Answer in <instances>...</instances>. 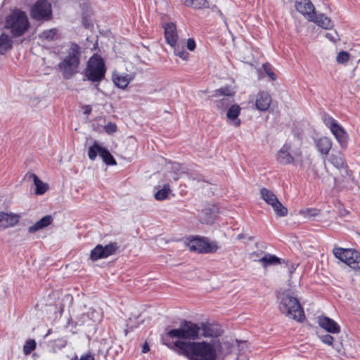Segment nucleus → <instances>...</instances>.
I'll list each match as a JSON object with an SVG mask.
<instances>
[{"instance_id": "f257e3e1", "label": "nucleus", "mask_w": 360, "mask_h": 360, "mask_svg": "<svg viewBox=\"0 0 360 360\" xmlns=\"http://www.w3.org/2000/svg\"><path fill=\"white\" fill-rule=\"evenodd\" d=\"M177 352L189 360H216L217 353L213 345L206 342H178Z\"/></svg>"}, {"instance_id": "f03ea898", "label": "nucleus", "mask_w": 360, "mask_h": 360, "mask_svg": "<svg viewBox=\"0 0 360 360\" xmlns=\"http://www.w3.org/2000/svg\"><path fill=\"white\" fill-rule=\"evenodd\" d=\"M200 330V328L197 324L184 321L179 328L168 331L167 336L162 339L164 342L166 341V338L176 339L174 345L176 347L179 342H195L194 340L198 338Z\"/></svg>"}, {"instance_id": "7ed1b4c3", "label": "nucleus", "mask_w": 360, "mask_h": 360, "mask_svg": "<svg viewBox=\"0 0 360 360\" xmlns=\"http://www.w3.org/2000/svg\"><path fill=\"white\" fill-rule=\"evenodd\" d=\"M279 309L287 317L299 322L304 319V311L298 300L290 291L282 292L279 297Z\"/></svg>"}, {"instance_id": "20e7f679", "label": "nucleus", "mask_w": 360, "mask_h": 360, "mask_svg": "<svg viewBox=\"0 0 360 360\" xmlns=\"http://www.w3.org/2000/svg\"><path fill=\"white\" fill-rule=\"evenodd\" d=\"M29 27L27 15L21 10L15 9L6 18V28L9 30L14 37L22 36Z\"/></svg>"}, {"instance_id": "39448f33", "label": "nucleus", "mask_w": 360, "mask_h": 360, "mask_svg": "<svg viewBox=\"0 0 360 360\" xmlns=\"http://www.w3.org/2000/svg\"><path fill=\"white\" fill-rule=\"evenodd\" d=\"M85 75L88 80L93 82L103 79L105 75V67L104 60L101 56L94 55L90 58L85 70Z\"/></svg>"}, {"instance_id": "423d86ee", "label": "nucleus", "mask_w": 360, "mask_h": 360, "mask_svg": "<svg viewBox=\"0 0 360 360\" xmlns=\"http://www.w3.org/2000/svg\"><path fill=\"white\" fill-rule=\"evenodd\" d=\"M333 254L336 258L345 263L351 268L360 269V253L353 249L334 248Z\"/></svg>"}, {"instance_id": "0eeeda50", "label": "nucleus", "mask_w": 360, "mask_h": 360, "mask_svg": "<svg viewBox=\"0 0 360 360\" xmlns=\"http://www.w3.org/2000/svg\"><path fill=\"white\" fill-rule=\"evenodd\" d=\"M51 15V5L47 0H38L30 9L31 17L37 21L49 20Z\"/></svg>"}, {"instance_id": "6e6552de", "label": "nucleus", "mask_w": 360, "mask_h": 360, "mask_svg": "<svg viewBox=\"0 0 360 360\" xmlns=\"http://www.w3.org/2000/svg\"><path fill=\"white\" fill-rule=\"evenodd\" d=\"M323 122L325 125L330 129L341 148H346L349 136L343 127L335 120L329 116L325 117Z\"/></svg>"}, {"instance_id": "1a4fd4ad", "label": "nucleus", "mask_w": 360, "mask_h": 360, "mask_svg": "<svg viewBox=\"0 0 360 360\" xmlns=\"http://www.w3.org/2000/svg\"><path fill=\"white\" fill-rule=\"evenodd\" d=\"M98 153L106 165H115L117 164L110 153L107 149L100 146L98 143L95 142L94 145L89 148L88 156L90 160H94Z\"/></svg>"}, {"instance_id": "9d476101", "label": "nucleus", "mask_w": 360, "mask_h": 360, "mask_svg": "<svg viewBox=\"0 0 360 360\" xmlns=\"http://www.w3.org/2000/svg\"><path fill=\"white\" fill-rule=\"evenodd\" d=\"M189 249L200 253L214 252L217 250V245L214 243H210L206 239L195 238L188 244Z\"/></svg>"}, {"instance_id": "9b49d317", "label": "nucleus", "mask_w": 360, "mask_h": 360, "mask_svg": "<svg viewBox=\"0 0 360 360\" xmlns=\"http://www.w3.org/2000/svg\"><path fill=\"white\" fill-rule=\"evenodd\" d=\"M79 62L64 57L58 64V69L66 79L72 78L77 72Z\"/></svg>"}, {"instance_id": "f8f14e48", "label": "nucleus", "mask_w": 360, "mask_h": 360, "mask_svg": "<svg viewBox=\"0 0 360 360\" xmlns=\"http://www.w3.org/2000/svg\"><path fill=\"white\" fill-rule=\"evenodd\" d=\"M328 161L339 170L342 176L345 177L348 175L347 165L344 160L343 155L340 152L332 153Z\"/></svg>"}, {"instance_id": "ddd939ff", "label": "nucleus", "mask_w": 360, "mask_h": 360, "mask_svg": "<svg viewBox=\"0 0 360 360\" xmlns=\"http://www.w3.org/2000/svg\"><path fill=\"white\" fill-rule=\"evenodd\" d=\"M295 7L298 12L304 15L309 20L314 15V6L309 0H296Z\"/></svg>"}, {"instance_id": "4468645a", "label": "nucleus", "mask_w": 360, "mask_h": 360, "mask_svg": "<svg viewBox=\"0 0 360 360\" xmlns=\"http://www.w3.org/2000/svg\"><path fill=\"white\" fill-rule=\"evenodd\" d=\"M217 213L218 208L215 205H209L201 211L199 220L201 223L212 224L215 221Z\"/></svg>"}, {"instance_id": "2eb2a0df", "label": "nucleus", "mask_w": 360, "mask_h": 360, "mask_svg": "<svg viewBox=\"0 0 360 360\" xmlns=\"http://www.w3.org/2000/svg\"><path fill=\"white\" fill-rule=\"evenodd\" d=\"M166 41L172 47L177 44L178 34L176 25L173 22H167L163 25Z\"/></svg>"}, {"instance_id": "dca6fc26", "label": "nucleus", "mask_w": 360, "mask_h": 360, "mask_svg": "<svg viewBox=\"0 0 360 360\" xmlns=\"http://www.w3.org/2000/svg\"><path fill=\"white\" fill-rule=\"evenodd\" d=\"M20 216L13 213L0 212V228L6 229L15 226Z\"/></svg>"}, {"instance_id": "f3484780", "label": "nucleus", "mask_w": 360, "mask_h": 360, "mask_svg": "<svg viewBox=\"0 0 360 360\" xmlns=\"http://www.w3.org/2000/svg\"><path fill=\"white\" fill-rule=\"evenodd\" d=\"M271 101V96L268 92L260 91L256 96L255 106L260 111H266L269 108Z\"/></svg>"}, {"instance_id": "a211bd4d", "label": "nucleus", "mask_w": 360, "mask_h": 360, "mask_svg": "<svg viewBox=\"0 0 360 360\" xmlns=\"http://www.w3.org/2000/svg\"><path fill=\"white\" fill-rule=\"evenodd\" d=\"M318 323L322 328L330 333H339L340 331V326L334 320L327 316H319Z\"/></svg>"}, {"instance_id": "6ab92c4d", "label": "nucleus", "mask_w": 360, "mask_h": 360, "mask_svg": "<svg viewBox=\"0 0 360 360\" xmlns=\"http://www.w3.org/2000/svg\"><path fill=\"white\" fill-rule=\"evenodd\" d=\"M240 107L238 105L235 104L231 105L226 113V117L229 122L236 127H239L241 122L240 120L238 118L240 115Z\"/></svg>"}, {"instance_id": "aec40b11", "label": "nucleus", "mask_w": 360, "mask_h": 360, "mask_svg": "<svg viewBox=\"0 0 360 360\" xmlns=\"http://www.w3.org/2000/svg\"><path fill=\"white\" fill-rule=\"evenodd\" d=\"M290 147L284 145L277 153L276 160L281 165H288L293 162V158L289 152Z\"/></svg>"}, {"instance_id": "412c9836", "label": "nucleus", "mask_w": 360, "mask_h": 360, "mask_svg": "<svg viewBox=\"0 0 360 360\" xmlns=\"http://www.w3.org/2000/svg\"><path fill=\"white\" fill-rule=\"evenodd\" d=\"M311 18L312 19H310L309 21L315 22L318 26L324 29H330L333 26L330 18L323 14H316V13H314V15H313Z\"/></svg>"}, {"instance_id": "4be33fe9", "label": "nucleus", "mask_w": 360, "mask_h": 360, "mask_svg": "<svg viewBox=\"0 0 360 360\" xmlns=\"http://www.w3.org/2000/svg\"><path fill=\"white\" fill-rule=\"evenodd\" d=\"M82 56V48L76 43H70L66 50L65 57L80 63Z\"/></svg>"}, {"instance_id": "5701e85b", "label": "nucleus", "mask_w": 360, "mask_h": 360, "mask_svg": "<svg viewBox=\"0 0 360 360\" xmlns=\"http://www.w3.org/2000/svg\"><path fill=\"white\" fill-rule=\"evenodd\" d=\"M53 220V219L51 215H46L34 223L32 226H30L28 228V232L33 233L39 231L40 229L46 228L52 223Z\"/></svg>"}, {"instance_id": "b1692460", "label": "nucleus", "mask_w": 360, "mask_h": 360, "mask_svg": "<svg viewBox=\"0 0 360 360\" xmlns=\"http://www.w3.org/2000/svg\"><path fill=\"white\" fill-rule=\"evenodd\" d=\"M112 79L114 84L120 89H125L130 81L132 79V77L130 75L128 74H113Z\"/></svg>"}, {"instance_id": "393cba45", "label": "nucleus", "mask_w": 360, "mask_h": 360, "mask_svg": "<svg viewBox=\"0 0 360 360\" xmlns=\"http://www.w3.org/2000/svg\"><path fill=\"white\" fill-rule=\"evenodd\" d=\"M318 150L323 155H328L332 147V141L328 137H321L316 142Z\"/></svg>"}, {"instance_id": "a878e982", "label": "nucleus", "mask_w": 360, "mask_h": 360, "mask_svg": "<svg viewBox=\"0 0 360 360\" xmlns=\"http://www.w3.org/2000/svg\"><path fill=\"white\" fill-rule=\"evenodd\" d=\"M202 335L206 338H212L219 336L221 333V330L217 325L207 324L203 325L202 327Z\"/></svg>"}, {"instance_id": "bb28decb", "label": "nucleus", "mask_w": 360, "mask_h": 360, "mask_svg": "<svg viewBox=\"0 0 360 360\" xmlns=\"http://www.w3.org/2000/svg\"><path fill=\"white\" fill-rule=\"evenodd\" d=\"M259 194L261 198L269 205L278 200L275 193L271 190L266 188H262L259 190Z\"/></svg>"}, {"instance_id": "cd10ccee", "label": "nucleus", "mask_w": 360, "mask_h": 360, "mask_svg": "<svg viewBox=\"0 0 360 360\" xmlns=\"http://www.w3.org/2000/svg\"><path fill=\"white\" fill-rule=\"evenodd\" d=\"M269 206L271 207L276 215L278 217H284L288 215V208L284 206L279 200H276L272 204H270Z\"/></svg>"}, {"instance_id": "c85d7f7f", "label": "nucleus", "mask_w": 360, "mask_h": 360, "mask_svg": "<svg viewBox=\"0 0 360 360\" xmlns=\"http://www.w3.org/2000/svg\"><path fill=\"white\" fill-rule=\"evenodd\" d=\"M12 48V41L11 37L6 34L0 35V54H4L7 51Z\"/></svg>"}, {"instance_id": "c756f323", "label": "nucleus", "mask_w": 360, "mask_h": 360, "mask_svg": "<svg viewBox=\"0 0 360 360\" xmlns=\"http://www.w3.org/2000/svg\"><path fill=\"white\" fill-rule=\"evenodd\" d=\"M181 1L186 6L192 7L194 9H200L209 7V3L207 0H181Z\"/></svg>"}, {"instance_id": "7c9ffc66", "label": "nucleus", "mask_w": 360, "mask_h": 360, "mask_svg": "<svg viewBox=\"0 0 360 360\" xmlns=\"http://www.w3.org/2000/svg\"><path fill=\"white\" fill-rule=\"evenodd\" d=\"M264 268L269 265H276L281 263L280 258L277 257L275 255H272L270 254H266L264 257H262L259 260Z\"/></svg>"}, {"instance_id": "2f4dec72", "label": "nucleus", "mask_w": 360, "mask_h": 360, "mask_svg": "<svg viewBox=\"0 0 360 360\" xmlns=\"http://www.w3.org/2000/svg\"><path fill=\"white\" fill-rule=\"evenodd\" d=\"M31 176L33 179L34 184L36 186L35 193L37 195L44 194L48 189V185L42 182L36 174H32Z\"/></svg>"}, {"instance_id": "473e14b6", "label": "nucleus", "mask_w": 360, "mask_h": 360, "mask_svg": "<svg viewBox=\"0 0 360 360\" xmlns=\"http://www.w3.org/2000/svg\"><path fill=\"white\" fill-rule=\"evenodd\" d=\"M300 214L309 220H317L320 221L319 219H316L320 216V211L314 208H307L300 211Z\"/></svg>"}, {"instance_id": "72a5a7b5", "label": "nucleus", "mask_w": 360, "mask_h": 360, "mask_svg": "<svg viewBox=\"0 0 360 360\" xmlns=\"http://www.w3.org/2000/svg\"><path fill=\"white\" fill-rule=\"evenodd\" d=\"M90 258L93 261H96L100 259L105 258L103 250V245H97L91 251Z\"/></svg>"}, {"instance_id": "f704fd0d", "label": "nucleus", "mask_w": 360, "mask_h": 360, "mask_svg": "<svg viewBox=\"0 0 360 360\" xmlns=\"http://www.w3.org/2000/svg\"><path fill=\"white\" fill-rule=\"evenodd\" d=\"M233 102L231 98L223 97L215 101L216 107L221 110H225Z\"/></svg>"}, {"instance_id": "c9c22d12", "label": "nucleus", "mask_w": 360, "mask_h": 360, "mask_svg": "<svg viewBox=\"0 0 360 360\" xmlns=\"http://www.w3.org/2000/svg\"><path fill=\"white\" fill-rule=\"evenodd\" d=\"M170 192L169 184H165L163 188L158 190L155 194V198L157 200H163L167 198L168 194Z\"/></svg>"}, {"instance_id": "e433bc0d", "label": "nucleus", "mask_w": 360, "mask_h": 360, "mask_svg": "<svg viewBox=\"0 0 360 360\" xmlns=\"http://www.w3.org/2000/svg\"><path fill=\"white\" fill-rule=\"evenodd\" d=\"M119 246L117 243H110L105 246H103V255L105 258L115 253Z\"/></svg>"}, {"instance_id": "4c0bfd02", "label": "nucleus", "mask_w": 360, "mask_h": 360, "mask_svg": "<svg viewBox=\"0 0 360 360\" xmlns=\"http://www.w3.org/2000/svg\"><path fill=\"white\" fill-rule=\"evenodd\" d=\"M58 30L55 28L45 30L40 34V38L46 40H53L57 38Z\"/></svg>"}, {"instance_id": "58836bf2", "label": "nucleus", "mask_w": 360, "mask_h": 360, "mask_svg": "<svg viewBox=\"0 0 360 360\" xmlns=\"http://www.w3.org/2000/svg\"><path fill=\"white\" fill-rule=\"evenodd\" d=\"M233 95V91L230 88L226 86L216 90L212 96L217 97L218 96H224V97L231 98Z\"/></svg>"}, {"instance_id": "ea45409f", "label": "nucleus", "mask_w": 360, "mask_h": 360, "mask_svg": "<svg viewBox=\"0 0 360 360\" xmlns=\"http://www.w3.org/2000/svg\"><path fill=\"white\" fill-rule=\"evenodd\" d=\"M174 48V52L176 56H178L181 58H182L184 60H188V53L183 48L180 49L179 45L176 44V45L173 47Z\"/></svg>"}, {"instance_id": "a19ab883", "label": "nucleus", "mask_w": 360, "mask_h": 360, "mask_svg": "<svg viewBox=\"0 0 360 360\" xmlns=\"http://www.w3.org/2000/svg\"><path fill=\"white\" fill-rule=\"evenodd\" d=\"M36 347V342L34 340L27 341L23 347L24 354L27 355L30 354Z\"/></svg>"}, {"instance_id": "79ce46f5", "label": "nucleus", "mask_w": 360, "mask_h": 360, "mask_svg": "<svg viewBox=\"0 0 360 360\" xmlns=\"http://www.w3.org/2000/svg\"><path fill=\"white\" fill-rule=\"evenodd\" d=\"M349 55L347 51H340L338 53L336 60L338 63L343 64L349 60Z\"/></svg>"}, {"instance_id": "37998d69", "label": "nucleus", "mask_w": 360, "mask_h": 360, "mask_svg": "<svg viewBox=\"0 0 360 360\" xmlns=\"http://www.w3.org/2000/svg\"><path fill=\"white\" fill-rule=\"evenodd\" d=\"M351 78L355 79V82L358 85L360 84V62L352 70Z\"/></svg>"}, {"instance_id": "c03bdc74", "label": "nucleus", "mask_w": 360, "mask_h": 360, "mask_svg": "<svg viewBox=\"0 0 360 360\" xmlns=\"http://www.w3.org/2000/svg\"><path fill=\"white\" fill-rule=\"evenodd\" d=\"M325 36L326 38H328L330 41L333 42H337L338 41L340 40L339 35L336 31L327 32Z\"/></svg>"}, {"instance_id": "a18cd8bd", "label": "nucleus", "mask_w": 360, "mask_h": 360, "mask_svg": "<svg viewBox=\"0 0 360 360\" xmlns=\"http://www.w3.org/2000/svg\"><path fill=\"white\" fill-rule=\"evenodd\" d=\"M263 68L266 73L268 75V76L272 79L275 80L276 79V75L274 73V72L271 70V67L269 64L266 63L263 65Z\"/></svg>"}, {"instance_id": "49530a36", "label": "nucleus", "mask_w": 360, "mask_h": 360, "mask_svg": "<svg viewBox=\"0 0 360 360\" xmlns=\"http://www.w3.org/2000/svg\"><path fill=\"white\" fill-rule=\"evenodd\" d=\"M321 341L328 345H333V342L334 340V338L328 334L323 335L321 336Z\"/></svg>"}, {"instance_id": "de8ad7c7", "label": "nucleus", "mask_w": 360, "mask_h": 360, "mask_svg": "<svg viewBox=\"0 0 360 360\" xmlns=\"http://www.w3.org/2000/svg\"><path fill=\"white\" fill-rule=\"evenodd\" d=\"M105 130L107 133L112 134V133L116 131L117 127L115 124L110 122L105 126Z\"/></svg>"}, {"instance_id": "09e8293b", "label": "nucleus", "mask_w": 360, "mask_h": 360, "mask_svg": "<svg viewBox=\"0 0 360 360\" xmlns=\"http://www.w3.org/2000/svg\"><path fill=\"white\" fill-rule=\"evenodd\" d=\"M186 46L188 50L193 51L195 48V42L193 39H188L187 40Z\"/></svg>"}, {"instance_id": "8fccbe9b", "label": "nucleus", "mask_w": 360, "mask_h": 360, "mask_svg": "<svg viewBox=\"0 0 360 360\" xmlns=\"http://www.w3.org/2000/svg\"><path fill=\"white\" fill-rule=\"evenodd\" d=\"M149 349H150V347H149L148 344L147 342H145L143 344V345L142 346V351L141 352L143 353H146V352H148L149 351Z\"/></svg>"}, {"instance_id": "3c124183", "label": "nucleus", "mask_w": 360, "mask_h": 360, "mask_svg": "<svg viewBox=\"0 0 360 360\" xmlns=\"http://www.w3.org/2000/svg\"><path fill=\"white\" fill-rule=\"evenodd\" d=\"M79 360H94V356L91 354L82 356Z\"/></svg>"}, {"instance_id": "603ef678", "label": "nucleus", "mask_w": 360, "mask_h": 360, "mask_svg": "<svg viewBox=\"0 0 360 360\" xmlns=\"http://www.w3.org/2000/svg\"><path fill=\"white\" fill-rule=\"evenodd\" d=\"M296 268H297V266L295 264H292L289 267V273H290V274H292L295 271Z\"/></svg>"}, {"instance_id": "864d4df0", "label": "nucleus", "mask_w": 360, "mask_h": 360, "mask_svg": "<svg viewBox=\"0 0 360 360\" xmlns=\"http://www.w3.org/2000/svg\"><path fill=\"white\" fill-rule=\"evenodd\" d=\"M91 108L90 107V105H86L84 114L89 115L91 113Z\"/></svg>"}, {"instance_id": "5fc2aeb1", "label": "nucleus", "mask_w": 360, "mask_h": 360, "mask_svg": "<svg viewBox=\"0 0 360 360\" xmlns=\"http://www.w3.org/2000/svg\"><path fill=\"white\" fill-rule=\"evenodd\" d=\"M217 12L219 13V14L220 15V16L223 17V14H222V13L221 12V11H219V9H217Z\"/></svg>"}, {"instance_id": "6e6d98bb", "label": "nucleus", "mask_w": 360, "mask_h": 360, "mask_svg": "<svg viewBox=\"0 0 360 360\" xmlns=\"http://www.w3.org/2000/svg\"><path fill=\"white\" fill-rule=\"evenodd\" d=\"M238 239L242 238V236L241 235H238Z\"/></svg>"}, {"instance_id": "4d7b16f0", "label": "nucleus", "mask_w": 360, "mask_h": 360, "mask_svg": "<svg viewBox=\"0 0 360 360\" xmlns=\"http://www.w3.org/2000/svg\"><path fill=\"white\" fill-rule=\"evenodd\" d=\"M174 179L175 180H177V179H178V177H176V176H175V177H174Z\"/></svg>"}, {"instance_id": "13d9d810", "label": "nucleus", "mask_w": 360, "mask_h": 360, "mask_svg": "<svg viewBox=\"0 0 360 360\" xmlns=\"http://www.w3.org/2000/svg\"><path fill=\"white\" fill-rule=\"evenodd\" d=\"M359 85H360V84Z\"/></svg>"}, {"instance_id": "bf43d9fd", "label": "nucleus", "mask_w": 360, "mask_h": 360, "mask_svg": "<svg viewBox=\"0 0 360 360\" xmlns=\"http://www.w3.org/2000/svg\"><path fill=\"white\" fill-rule=\"evenodd\" d=\"M359 265H360V264H359Z\"/></svg>"}]
</instances>
